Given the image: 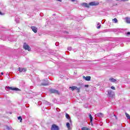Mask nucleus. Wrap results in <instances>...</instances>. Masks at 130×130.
<instances>
[{"mask_svg": "<svg viewBox=\"0 0 130 130\" xmlns=\"http://www.w3.org/2000/svg\"><path fill=\"white\" fill-rule=\"evenodd\" d=\"M107 92L108 93L107 96L109 98H114V97H115V93H114L113 91L111 90H108Z\"/></svg>", "mask_w": 130, "mask_h": 130, "instance_id": "obj_1", "label": "nucleus"}, {"mask_svg": "<svg viewBox=\"0 0 130 130\" xmlns=\"http://www.w3.org/2000/svg\"><path fill=\"white\" fill-rule=\"evenodd\" d=\"M23 48H24V49L25 50H28V51H31V48L26 43H24Z\"/></svg>", "mask_w": 130, "mask_h": 130, "instance_id": "obj_2", "label": "nucleus"}, {"mask_svg": "<svg viewBox=\"0 0 130 130\" xmlns=\"http://www.w3.org/2000/svg\"><path fill=\"white\" fill-rule=\"evenodd\" d=\"M51 130H59V127L55 124L52 125Z\"/></svg>", "mask_w": 130, "mask_h": 130, "instance_id": "obj_3", "label": "nucleus"}, {"mask_svg": "<svg viewBox=\"0 0 130 130\" xmlns=\"http://www.w3.org/2000/svg\"><path fill=\"white\" fill-rule=\"evenodd\" d=\"M18 71L20 73H25L27 71V69L26 68H19Z\"/></svg>", "mask_w": 130, "mask_h": 130, "instance_id": "obj_4", "label": "nucleus"}, {"mask_svg": "<svg viewBox=\"0 0 130 130\" xmlns=\"http://www.w3.org/2000/svg\"><path fill=\"white\" fill-rule=\"evenodd\" d=\"M69 88H70L72 91H74V90H78V91H80V88H78V87L75 86H71L69 87Z\"/></svg>", "mask_w": 130, "mask_h": 130, "instance_id": "obj_5", "label": "nucleus"}, {"mask_svg": "<svg viewBox=\"0 0 130 130\" xmlns=\"http://www.w3.org/2000/svg\"><path fill=\"white\" fill-rule=\"evenodd\" d=\"M99 2H92L89 3V6H98Z\"/></svg>", "mask_w": 130, "mask_h": 130, "instance_id": "obj_6", "label": "nucleus"}, {"mask_svg": "<svg viewBox=\"0 0 130 130\" xmlns=\"http://www.w3.org/2000/svg\"><path fill=\"white\" fill-rule=\"evenodd\" d=\"M8 88L10 90H13V91H20V89L17 87H8Z\"/></svg>", "mask_w": 130, "mask_h": 130, "instance_id": "obj_7", "label": "nucleus"}, {"mask_svg": "<svg viewBox=\"0 0 130 130\" xmlns=\"http://www.w3.org/2000/svg\"><path fill=\"white\" fill-rule=\"evenodd\" d=\"M50 93H54L55 94H58V91L56 89H51L50 90Z\"/></svg>", "mask_w": 130, "mask_h": 130, "instance_id": "obj_8", "label": "nucleus"}, {"mask_svg": "<svg viewBox=\"0 0 130 130\" xmlns=\"http://www.w3.org/2000/svg\"><path fill=\"white\" fill-rule=\"evenodd\" d=\"M83 79L85 80V81H90L91 80V76H83Z\"/></svg>", "mask_w": 130, "mask_h": 130, "instance_id": "obj_9", "label": "nucleus"}, {"mask_svg": "<svg viewBox=\"0 0 130 130\" xmlns=\"http://www.w3.org/2000/svg\"><path fill=\"white\" fill-rule=\"evenodd\" d=\"M31 30L37 33V28L35 26H31Z\"/></svg>", "mask_w": 130, "mask_h": 130, "instance_id": "obj_10", "label": "nucleus"}, {"mask_svg": "<svg viewBox=\"0 0 130 130\" xmlns=\"http://www.w3.org/2000/svg\"><path fill=\"white\" fill-rule=\"evenodd\" d=\"M95 116H97L98 117H103L104 115L102 113H99L95 114Z\"/></svg>", "mask_w": 130, "mask_h": 130, "instance_id": "obj_11", "label": "nucleus"}, {"mask_svg": "<svg viewBox=\"0 0 130 130\" xmlns=\"http://www.w3.org/2000/svg\"><path fill=\"white\" fill-rule=\"evenodd\" d=\"M66 118L69 119V120L70 121V122H72V120L71 119V117H70V115H69V114H68L67 113H66Z\"/></svg>", "mask_w": 130, "mask_h": 130, "instance_id": "obj_12", "label": "nucleus"}, {"mask_svg": "<svg viewBox=\"0 0 130 130\" xmlns=\"http://www.w3.org/2000/svg\"><path fill=\"white\" fill-rule=\"evenodd\" d=\"M109 81L110 82H112L113 83H116V80L112 77L109 78Z\"/></svg>", "mask_w": 130, "mask_h": 130, "instance_id": "obj_13", "label": "nucleus"}, {"mask_svg": "<svg viewBox=\"0 0 130 130\" xmlns=\"http://www.w3.org/2000/svg\"><path fill=\"white\" fill-rule=\"evenodd\" d=\"M44 81L45 82V83H42V86H47V85H48V82H47V80H45Z\"/></svg>", "mask_w": 130, "mask_h": 130, "instance_id": "obj_14", "label": "nucleus"}, {"mask_svg": "<svg viewBox=\"0 0 130 130\" xmlns=\"http://www.w3.org/2000/svg\"><path fill=\"white\" fill-rule=\"evenodd\" d=\"M66 125L67 126V128H68V129H71L72 128H71V126L70 125V123L67 122L66 123Z\"/></svg>", "mask_w": 130, "mask_h": 130, "instance_id": "obj_15", "label": "nucleus"}, {"mask_svg": "<svg viewBox=\"0 0 130 130\" xmlns=\"http://www.w3.org/2000/svg\"><path fill=\"white\" fill-rule=\"evenodd\" d=\"M125 21L128 23V24L130 23V18L128 17H127L125 18Z\"/></svg>", "mask_w": 130, "mask_h": 130, "instance_id": "obj_16", "label": "nucleus"}, {"mask_svg": "<svg viewBox=\"0 0 130 130\" xmlns=\"http://www.w3.org/2000/svg\"><path fill=\"white\" fill-rule=\"evenodd\" d=\"M81 130H91V129L86 127H83L81 128Z\"/></svg>", "mask_w": 130, "mask_h": 130, "instance_id": "obj_17", "label": "nucleus"}, {"mask_svg": "<svg viewBox=\"0 0 130 130\" xmlns=\"http://www.w3.org/2000/svg\"><path fill=\"white\" fill-rule=\"evenodd\" d=\"M96 28H97V29H100V28H101V23H98V26Z\"/></svg>", "mask_w": 130, "mask_h": 130, "instance_id": "obj_18", "label": "nucleus"}, {"mask_svg": "<svg viewBox=\"0 0 130 130\" xmlns=\"http://www.w3.org/2000/svg\"><path fill=\"white\" fill-rule=\"evenodd\" d=\"M89 117L90 118L91 122H92V121H93V117H92V115L90 114H89Z\"/></svg>", "mask_w": 130, "mask_h": 130, "instance_id": "obj_19", "label": "nucleus"}, {"mask_svg": "<svg viewBox=\"0 0 130 130\" xmlns=\"http://www.w3.org/2000/svg\"><path fill=\"white\" fill-rule=\"evenodd\" d=\"M126 117L128 118V119H130V116L129 114H127V113H125Z\"/></svg>", "mask_w": 130, "mask_h": 130, "instance_id": "obj_20", "label": "nucleus"}, {"mask_svg": "<svg viewBox=\"0 0 130 130\" xmlns=\"http://www.w3.org/2000/svg\"><path fill=\"white\" fill-rule=\"evenodd\" d=\"M18 120H20V122H22V120L23 119H22V117L19 116L18 117Z\"/></svg>", "mask_w": 130, "mask_h": 130, "instance_id": "obj_21", "label": "nucleus"}, {"mask_svg": "<svg viewBox=\"0 0 130 130\" xmlns=\"http://www.w3.org/2000/svg\"><path fill=\"white\" fill-rule=\"evenodd\" d=\"M113 21L114 23H117V19H116V18H114V19H113Z\"/></svg>", "mask_w": 130, "mask_h": 130, "instance_id": "obj_22", "label": "nucleus"}, {"mask_svg": "<svg viewBox=\"0 0 130 130\" xmlns=\"http://www.w3.org/2000/svg\"><path fill=\"white\" fill-rule=\"evenodd\" d=\"M6 128L8 130L12 129V127H9L8 126H6Z\"/></svg>", "mask_w": 130, "mask_h": 130, "instance_id": "obj_23", "label": "nucleus"}, {"mask_svg": "<svg viewBox=\"0 0 130 130\" xmlns=\"http://www.w3.org/2000/svg\"><path fill=\"white\" fill-rule=\"evenodd\" d=\"M84 5L85 7H86V8H89V5L87 3H84Z\"/></svg>", "mask_w": 130, "mask_h": 130, "instance_id": "obj_24", "label": "nucleus"}, {"mask_svg": "<svg viewBox=\"0 0 130 130\" xmlns=\"http://www.w3.org/2000/svg\"><path fill=\"white\" fill-rule=\"evenodd\" d=\"M111 88L112 89V90H115V87L114 86H111Z\"/></svg>", "mask_w": 130, "mask_h": 130, "instance_id": "obj_25", "label": "nucleus"}, {"mask_svg": "<svg viewBox=\"0 0 130 130\" xmlns=\"http://www.w3.org/2000/svg\"><path fill=\"white\" fill-rule=\"evenodd\" d=\"M126 34L127 36H130V32H127Z\"/></svg>", "mask_w": 130, "mask_h": 130, "instance_id": "obj_26", "label": "nucleus"}, {"mask_svg": "<svg viewBox=\"0 0 130 130\" xmlns=\"http://www.w3.org/2000/svg\"><path fill=\"white\" fill-rule=\"evenodd\" d=\"M84 87H85L86 88H88V87H89V85L86 84L84 85Z\"/></svg>", "mask_w": 130, "mask_h": 130, "instance_id": "obj_27", "label": "nucleus"}, {"mask_svg": "<svg viewBox=\"0 0 130 130\" xmlns=\"http://www.w3.org/2000/svg\"><path fill=\"white\" fill-rule=\"evenodd\" d=\"M68 50H72V47H70L68 48Z\"/></svg>", "mask_w": 130, "mask_h": 130, "instance_id": "obj_28", "label": "nucleus"}, {"mask_svg": "<svg viewBox=\"0 0 130 130\" xmlns=\"http://www.w3.org/2000/svg\"><path fill=\"white\" fill-rule=\"evenodd\" d=\"M128 0H121V2H128Z\"/></svg>", "mask_w": 130, "mask_h": 130, "instance_id": "obj_29", "label": "nucleus"}, {"mask_svg": "<svg viewBox=\"0 0 130 130\" xmlns=\"http://www.w3.org/2000/svg\"><path fill=\"white\" fill-rule=\"evenodd\" d=\"M1 75H4V73L2 72Z\"/></svg>", "mask_w": 130, "mask_h": 130, "instance_id": "obj_30", "label": "nucleus"}, {"mask_svg": "<svg viewBox=\"0 0 130 130\" xmlns=\"http://www.w3.org/2000/svg\"><path fill=\"white\" fill-rule=\"evenodd\" d=\"M72 1V2H75V1H76V0H71Z\"/></svg>", "mask_w": 130, "mask_h": 130, "instance_id": "obj_31", "label": "nucleus"}, {"mask_svg": "<svg viewBox=\"0 0 130 130\" xmlns=\"http://www.w3.org/2000/svg\"><path fill=\"white\" fill-rule=\"evenodd\" d=\"M0 15H2V12H0Z\"/></svg>", "mask_w": 130, "mask_h": 130, "instance_id": "obj_32", "label": "nucleus"}, {"mask_svg": "<svg viewBox=\"0 0 130 130\" xmlns=\"http://www.w3.org/2000/svg\"><path fill=\"white\" fill-rule=\"evenodd\" d=\"M17 22V23H19V21H16Z\"/></svg>", "mask_w": 130, "mask_h": 130, "instance_id": "obj_33", "label": "nucleus"}]
</instances>
